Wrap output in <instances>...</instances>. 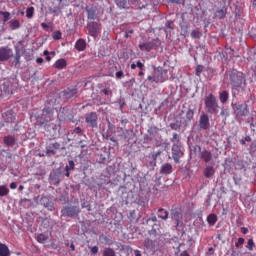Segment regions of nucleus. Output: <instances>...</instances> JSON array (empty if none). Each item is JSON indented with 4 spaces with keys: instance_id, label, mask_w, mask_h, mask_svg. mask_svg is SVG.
Masks as SVG:
<instances>
[{
    "instance_id": "1",
    "label": "nucleus",
    "mask_w": 256,
    "mask_h": 256,
    "mask_svg": "<svg viewBox=\"0 0 256 256\" xmlns=\"http://www.w3.org/2000/svg\"><path fill=\"white\" fill-rule=\"evenodd\" d=\"M229 81L232 87V95H238L239 93L245 91L247 87V80L245 79V73L240 71H232L229 74Z\"/></svg>"
},
{
    "instance_id": "2",
    "label": "nucleus",
    "mask_w": 256,
    "mask_h": 256,
    "mask_svg": "<svg viewBox=\"0 0 256 256\" xmlns=\"http://www.w3.org/2000/svg\"><path fill=\"white\" fill-rule=\"evenodd\" d=\"M172 145V159L176 163H180L181 155H183V146H181V138L179 137V134L173 133V136L171 138Z\"/></svg>"
},
{
    "instance_id": "3",
    "label": "nucleus",
    "mask_w": 256,
    "mask_h": 256,
    "mask_svg": "<svg viewBox=\"0 0 256 256\" xmlns=\"http://www.w3.org/2000/svg\"><path fill=\"white\" fill-rule=\"evenodd\" d=\"M205 109L207 113L210 115H216L219 113V102L217 101V97L213 94H209L204 98Z\"/></svg>"
},
{
    "instance_id": "4",
    "label": "nucleus",
    "mask_w": 256,
    "mask_h": 256,
    "mask_svg": "<svg viewBox=\"0 0 256 256\" xmlns=\"http://www.w3.org/2000/svg\"><path fill=\"white\" fill-rule=\"evenodd\" d=\"M50 121H53V109L44 108L41 117L37 118V123L38 125H47Z\"/></svg>"
},
{
    "instance_id": "5",
    "label": "nucleus",
    "mask_w": 256,
    "mask_h": 256,
    "mask_svg": "<svg viewBox=\"0 0 256 256\" xmlns=\"http://www.w3.org/2000/svg\"><path fill=\"white\" fill-rule=\"evenodd\" d=\"M13 57V49L9 48V46L0 47V62L5 63V61H9Z\"/></svg>"
},
{
    "instance_id": "6",
    "label": "nucleus",
    "mask_w": 256,
    "mask_h": 256,
    "mask_svg": "<svg viewBox=\"0 0 256 256\" xmlns=\"http://www.w3.org/2000/svg\"><path fill=\"white\" fill-rule=\"evenodd\" d=\"M233 109L237 117H245V115L249 114V106L247 105V103L234 104Z\"/></svg>"
},
{
    "instance_id": "7",
    "label": "nucleus",
    "mask_w": 256,
    "mask_h": 256,
    "mask_svg": "<svg viewBox=\"0 0 256 256\" xmlns=\"http://www.w3.org/2000/svg\"><path fill=\"white\" fill-rule=\"evenodd\" d=\"M99 116L97 112H90L85 116V122L87 123L88 127H92L93 129H97V121Z\"/></svg>"
},
{
    "instance_id": "8",
    "label": "nucleus",
    "mask_w": 256,
    "mask_h": 256,
    "mask_svg": "<svg viewBox=\"0 0 256 256\" xmlns=\"http://www.w3.org/2000/svg\"><path fill=\"white\" fill-rule=\"evenodd\" d=\"M62 215L66 217H75V215H79V207L77 206H68L62 210Z\"/></svg>"
},
{
    "instance_id": "9",
    "label": "nucleus",
    "mask_w": 256,
    "mask_h": 256,
    "mask_svg": "<svg viewBox=\"0 0 256 256\" xmlns=\"http://www.w3.org/2000/svg\"><path fill=\"white\" fill-rule=\"evenodd\" d=\"M199 127L203 129V131H207L209 127H211V122L209 121V115L202 114L199 119Z\"/></svg>"
},
{
    "instance_id": "10",
    "label": "nucleus",
    "mask_w": 256,
    "mask_h": 256,
    "mask_svg": "<svg viewBox=\"0 0 256 256\" xmlns=\"http://www.w3.org/2000/svg\"><path fill=\"white\" fill-rule=\"evenodd\" d=\"M87 29H88V33H89V35H91V37H97V33H99V23L89 22L87 24Z\"/></svg>"
},
{
    "instance_id": "11",
    "label": "nucleus",
    "mask_w": 256,
    "mask_h": 256,
    "mask_svg": "<svg viewBox=\"0 0 256 256\" xmlns=\"http://www.w3.org/2000/svg\"><path fill=\"white\" fill-rule=\"evenodd\" d=\"M140 51H153V49H157V44L153 41L145 42L139 45Z\"/></svg>"
},
{
    "instance_id": "12",
    "label": "nucleus",
    "mask_w": 256,
    "mask_h": 256,
    "mask_svg": "<svg viewBox=\"0 0 256 256\" xmlns=\"http://www.w3.org/2000/svg\"><path fill=\"white\" fill-rule=\"evenodd\" d=\"M200 158L204 163H211V161H213V153L209 150H202L200 152Z\"/></svg>"
},
{
    "instance_id": "13",
    "label": "nucleus",
    "mask_w": 256,
    "mask_h": 256,
    "mask_svg": "<svg viewBox=\"0 0 256 256\" xmlns=\"http://www.w3.org/2000/svg\"><path fill=\"white\" fill-rule=\"evenodd\" d=\"M59 147H61V144H59L58 142L48 145L46 147V154L47 155H55V153H57V149H59Z\"/></svg>"
},
{
    "instance_id": "14",
    "label": "nucleus",
    "mask_w": 256,
    "mask_h": 256,
    "mask_svg": "<svg viewBox=\"0 0 256 256\" xmlns=\"http://www.w3.org/2000/svg\"><path fill=\"white\" fill-rule=\"evenodd\" d=\"M2 117L6 123H13V121H15V112H13V110H8L2 114Z\"/></svg>"
},
{
    "instance_id": "15",
    "label": "nucleus",
    "mask_w": 256,
    "mask_h": 256,
    "mask_svg": "<svg viewBox=\"0 0 256 256\" xmlns=\"http://www.w3.org/2000/svg\"><path fill=\"white\" fill-rule=\"evenodd\" d=\"M160 173H162V175H171L173 173V165H171V163L163 164Z\"/></svg>"
},
{
    "instance_id": "16",
    "label": "nucleus",
    "mask_w": 256,
    "mask_h": 256,
    "mask_svg": "<svg viewBox=\"0 0 256 256\" xmlns=\"http://www.w3.org/2000/svg\"><path fill=\"white\" fill-rule=\"evenodd\" d=\"M75 49L77 51H85V49H87V42L85 41V39H78L75 43Z\"/></svg>"
},
{
    "instance_id": "17",
    "label": "nucleus",
    "mask_w": 256,
    "mask_h": 256,
    "mask_svg": "<svg viewBox=\"0 0 256 256\" xmlns=\"http://www.w3.org/2000/svg\"><path fill=\"white\" fill-rule=\"evenodd\" d=\"M77 93H78V91H77L76 87L68 88L67 90L64 91V97L66 99H71L73 97H76Z\"/></svg>"
},
{
    "instance_id": "18",
    "label": "nucleus",
    "mask_w": 256,
    "mask_h": 256,
    "mask_svg": "<svg viewBox=\"0 0 256 256\" xmlns=\"http://www.w3.org/2000/svg\"><path fill=\"white\" fill-rule=\"evenodd\" d=\"M203 175L206 179H211V177L215 175V168L213 166H206L203 171Z\"/></svg>"
},
{
    "instance_id": "19",
    "label": "nucleus",
    "mask_w": 256,
    "mask_h": 256,
    "mask_svg": "<svg viewBox=\"0 0 256 256\" xmlns=\"http://www.w3.org/2000/svg\"><path fill=\"white\" fill-rule=\"evenodd\" d=\"M11 251L6 244L0 243V256H10Z\"/></svg>"
},
{
    "instance_id": "20",
    "label": "nucleus",
    "mask_w": 256,
    "mask_h": 256,
    "mask_svg": "<svg viewBox=\"0 0 256 256\" xmlns=\"http://www.w3.org/2000/svg\"><path fill=\"white\" fill-rule=\"evenodd\" d=\"M86 13H87L88 19L93 20V21H95V19H97V11H95V9L86 8Z\"/></svg>"
},
{
    "instance_id": "21",
    "label": "nucleus",
    "mask_w": 256,
    "mask_h": 256,
    "mask_svg": "<svg viewBox=\"0 0 256 256\" xmlns=\"http://www.w3.org/2000/svg\"><path fill=\"white\" fill-rule=\"evenodd\" d=\"M158 217H159V219H162L163 221H167V219H169V212H167L163 208H159L158 209Z\"/></svg>"
},
{
    "instance_id": "22",
    "label": "nucleus",
    "mask_w": 256,
    "mask_h": 256,
    "mask_svg": "<svg viewBox=\"0 0 256 256\" xmlns=\"http://www.w3.org/2000/svg\"><path fill=\"white\" fill-rule=\"evenodd\" d=\"M55 69H65L67 67V61L65 59H59L54 63Z\"/></svg>"
},
{
    "instance_id": "23",
    "label": "nucleus",
    "mask_w": 256,
    "mask_h": 256,
    "mask_svg": "<svg viewBox=\"0 0 256 256\" xmlns=\"http://www.w3.org/2000/svg\"><path fill=\"white\" fill-rule=\"evenodd\" d=\"M4 143L8 147H13V145H15V137H13L11 135L5 136L4 137Z\"/></svg>"
},
{
    "instance_id": "24",
    "label": "nucleus",
    "mask_w": 256,
    "mask_h": 256,
    "mask_svg": "<svg viewBox=\"0 0 256 256\" xmlns=\"http://www.w3.org/2000/svg\"><path fill=\"white\" fill-rule=\"evenodd\" d=\"M154 83H165V77H163V72H155Z\"/></svg>"
},
{
    "instance_id": "25",
    "label": "nucleus",
    "mask_w": 256,
    "mask_h": 256,
    "mask_svg": "<svg viewBox=\"0 0 256 256\" xmlns=\"http://www.w3.org/2000/svg\"><path fill=\"white\" fill-rule=\"evenodd\" d=\"M36 239L38 243H47V241L49 240V235L40 233L37 235Z\"/></svg>"
},
{
    "instance_id": "26",
    "label": "nucleus",
    "mask_w": 256,
    "mask_h": 256,
    "mask_svg": "<svg viewBox=\"0 0 256 256\" xmlns=\"http://www.w3.org/2000/svg\"><path fill=\"white\" fill-rule=\"evenodd\" d=\"M220 102L227 103L229 101V92L226 90L222 91L219 95Z\"/></svg>"
},
{
    "instance_id": "27",
    "label": "nucleus",
    "mask_w": 256,
    "mask_h": 256,
    "mask_svg": "<svg viewBox=\"0 0 256 256\" xmlns=\"http://www.w3.org/2000/svg\"><path fill=\"white\" fill-rule=\"evenodd\" d=\"M130 67L132 70H135L138 67L140 71H143L145 69V64H143L141 61H137L136 64L132 63Z\"/></svg>"
},
{
    "instance_id": "28",
    "label": "nucleus",
    "mask_w": 256,
    "mask_h": 256,
    "mask_svg": "<svg viewBox=\"0 0 256 256\" xmlns=\"http://www.w3.org/2000/svg\"><path fill=\"white\" fill-rule=\"evenodd\" d=\"M19 27H21V23L19 22V20H11L10 21V29L12 31L19 29Z\"/></svg>"
},
{
    "instance_id": "29",
    "label": "nucleus",
    "mask_w": 256,
    "mask_h": 256,
    "mask_svg": "<svg viewBox=\"0 0 256 256\" xmlns=\"http://www.w3.org/2000/svg\"><path fill=\"white\" fill-rule=\"evenodd\" d=\"M207 222L209 225H215V223H217V215L215 214L208 215Z\"/></svg>"
},
{
    "instance_id": "30",
    "label": "nucleus",
    "mask_w": 256,
    "mask_h": 256,
    "mask_svg": "<svg viewBox=\"0 0 256 256\" xmlns=\"http://www.w3.org/2000/svg\"><path fill=\"white\" fill-rule=\"evenodd\" d=\"M103 256H117L113 248H105L103 251Z\"/></svg>"
},
{
    "instance_id": "31",
    "label": "nucleus",
    "mask_w": 256,
    "mask_h": 256,
    "mask_svg": "<svg viewBox=\"0 0 256 256\" xmlns=\"http://www.w3.org/2000/svg\"><path fill=\"white\" fill-rule=\"evenodd\" d=\"M34 14H35V8L33 6L27 8V10H26L27 19H32Z\"/></svg>"
},
{
    "instance_id": "32",
    "label": "nucleus",
    "mask_w": 256,
    "mask_h": 256,
    "mask_svg": "<svg viewBox=\"0 0 256 256\" xmlns=\"http://www.w3.org/2000/svg\"><path fill=\"white\" fill-rule=\"evenodd\" d=\"M225 15H227V12L224 9H220L216 11L215 17L217 19H224Z\"/></svg>"
},
{
    "instance_id": "33",
    "label": "nucleus",
    "mask_w": 256,
    "mask_h": 256,
    "mask_svg": "<svg viewBox=\"0 0 256 256\" xmlns=\"http://www.w3.org/2000/svg\"><path fill=\"white\" fill-rule=\"evenodd\" d=\"M171 217L173 219V221L176 222L177 225H179V219H180V214H179V211L177 210H174L171 214Z\"/></svg>"
},
{
    "instance_id": "34",
    "label": "nucleus",
    "mask_w": 256,
    "mask_h": 256,
    "mask_svg": "<svg viewBox=\"0 0 256 256\" xmlns=\"http://www.w3.org/2000/svg\"><path fill=\"white\" fill-rule=\"evenodd\" d=\"M9 195V188L7 186H0V197H5Z\"/></svg>"
},
{
    "instance_id": "35",
    "label": "nucleus",
    "mask_w": 256,
    "mask_h": 256,
    "mask_svg": "<svg viewBox=\"0 0 256 256\" xmlns=\"http://www.w3.org/2000/svg\"><path fill=\"white\" fill-rule=\"evenodd\" d=\"M115 3L120 9L127 7V0H115Z\"/></svg>"
},
{
    "instance_id": "36",
    "label": "nucleus",
    "mask_w": 256,
    "mask_h": 256,
    "mask_svg": "<svg viewBox=\"0 0 256 256\" xmlns=\"http://www.w3.org/2000/svg\"><path fill=\"white\" fill-rule=\"evenodd\" d=\"M14 65H21V53L16 52L14 56Z\"/></svg>"
},
{
    "instance_id": "37",
    "label": "nucleus",
    "mask_w": 256,
    "mask_h": 256,
    "mask_svg": "<svg viewBox=\"0 0 256 256\" xmlns=\"http://www.w3.org/2000/svg\"><path fill=\"white\" fill-rule=\"evenodd\" d=\"M0 15L3 16L4 23H7V21H9V18L11 17V13L4 11H0Z\"/></svg>"
},
{
    "instance_id": "38",
    "label": "nucleus",
    "mask_w": 256,
    "mask_h": 256,
    "mask_svg": "<svg viewBox=\"0 0 256 256\" xmlns=\"http://www.w3.org/2000/svg\"><path fill=\"white\" fill-rule=\"evenodd\" d=\"M193 117H195V112L193 111V109H188V111L186 112V119H188V121H191Z\"/></svg>"
},
{
    "instance_id": "39",
    "label": "nucleus",
    "mask_w": 256,
    "mask_h": 256,
    "mask_svg": "<svg viewBox=\"0 0 256 256\" xmlns=\"http://www.w3.org/2000/svg\"><path fill=\"white\" fill-rule=\"evenodd\" d=\"M73 169H75V162L70 160L68 165L65 167V171H73Z\"/></svg>"
},
{
    "instance_id": "40",
    "label": "nucleus",
    "mask_w": 256,
    "mask_h": 256,
    "mask_svg": "<svg viewBox=\"0 0 256 256\" xmlns=\"http://www.w3.org/2000/svg\"><path fill=\"white\" fill-rule=\"evenodd\" d=\"M192 39H200L201 38V32L199 30H193L191 32Z\"/></svg>"
},
{
    "instance_id": "41",
    "label": "nucleus",
    "mask_w": 256,
    "mask_h": 256,
    "mask_svg": "<svg viewBox=\"0 0 256 256\" xmlns=\"http://www.w3.org/2000/svg\"><path fill=\"white\" fill-rule=\"evenodd\" d=\"M253 247H255V242H253V239H249L246 245V249L253 251Z\"/></svg>"
},
{
    "instance_id": "42",
    "label": "nucleus",
    "mask_w": 256,
    "mask_h": 256,
    "mask_svg": "<svg viewBox=\"0 0 256 256\" xmlns=\"http://www.w3.org/2000/svg\"><path fill=\"white\" fill-rule=\"evenodd\" d=\"M145 247H147V249H155V245L153 244V240H146L145 241Z\"/></svg>"
},
{
    "instance_id": "43",
    "label": "nucleus",
    "mask_w": 256,
    "mask_h": 256,
    "mask_svg": "<svg viewBox=\"0 0 256 256\" xmlns=\"http://www.w3.org/2000/svg\"><path fill=\"white\" fill-rule=\"evenodd\" d=\"M52 37H53L54 41H59V39H61V37H62L61 31H55L52 34Z\"/></svg>"
},
{
    "instance_id": "44",
    "label": "nucleus",
    "mask_w": 256,
    "mask_h": 256,
    "mask_svg": "<svg viewBox=\"0 0 256 256\" xmlns=\"http://www.w3.org/2000/svg\"><path fill=\"white\" fill-rule=\"evenodd\" d=\"M203 69H205V67L203 65H198L196 67V75L199 77V75H201L203 73Z\"/></svg>"
},
{
    "instance_id": "45",
    "label": "nucleus",
    "mask_w": 256,
    "mask_h": 256,
    "mask_svg": "<svg viewBox=\"0 0 256 256\" xmlns=\"http://www.w3.org/2000/svg\"><path fill=\"white\" fill-rule=\"evenodd\" d=\"M243 243H245V239L239 238L238 241L235 243V247H241V245H243Z\"/></svg>"
},
{
    "instance_id": "46",
    "label": "nucleus",
    "mask_w": 256,
    "mask_h": 256,
    "mask_svg": "<svg viewBox=\"0 0 256 256\" xmlns=\"http://www.w3.org/2000/svg\"><path fill=\"white\" fill-rule=\"evenodd\" d=\"M149 221H152V223H157V216H155V214H153V215L147 220V223H149Z\"/></svg>"
},
{
    "instance_id": "47",
    "label": "nucleus",
    "mask_w": 256,
    "mask_h": 256,
    "mask_svg": "<svg viewBox=\"0 0 256 256\" xmlns=\"http://www.w3.org/2000/svg\"><path fill=\"white\" fill-rule=\"evenodd\" d=\"M193 151H194V153H197V152H199V153H201V146H199V145H195V146H193Z\"/></svg>"
},
{
    "instance_id": "48",
    "label": "nucleus",
    "mask_w": 256,
    "mask_h": 256,
    "mask_svg": "<svg viewBox=\"0 0 256 256\" xmlns=\"http://www.w3.org/2000/svg\"><path fill=\"white\" fill-rule=\"evenodd\" d=\"M91 253H93L94 255H96V253H99V247L93 246V247L91 248Z\"/></svg>"
},
{
    "instance_id": "49",
    "label": "nucleus",
    "mask_w": 256,
    "mask_h": 256,
    "mask_svg": "<svg viewBox=\"0 0 256 256\" xmlns=\"http://www.w3.org/2000/svg\"><path fill=\"white\" fill-rule=\"evenodd\" d=\"M123 76H124L123 71L116 72V79H122Z\"/></svg>"
},
{
    "instance_id": "50",
    "label": "nucleus",
    "mask_w": 256,
    "mask_h": 256,
    "mask_svg": "<svg viewBox=\"0 0 256 256\" xmlns=\"http://www.w3.org/2000/svg\"><path fill=\"white\" fill-rule=\"evenodd\" d=\"M171 3H176L177 5H181V3H185V0H170Z\"/></svg>"
},
{
    "instance_id": "51",
    "label": "nucleus",
    "mask_w": 256,
    "mask_h": 256,
    "mask_svg": "<svg viewBox=\"0 0 256 256\" xmlns=\"http://www.w3.org/2000/svg\"><path fill=\"white\" fill-rule=\"evenodd\" d=\"M82 129L80 128V127H76L75 129H74V133H76V134H78L79 135V133H82Z\"/></svg>"
},
{
    "instance_id": "52",
    "label": "nucleus",
    "mask_w": 256,
    "mask_h": 256,
    "mask_svg": "<svg viewBox=\"0 0 256 256\" xmlns=\"http://www.w3.org/2000/svg\"><path fill=\"white\" fill-rule=\"evenodd\" d=\"M241 232L244 234V235H247V233H249V229L245 228V227H242L241 228Z\"/></svg>"
},
{
    "instance_id": "53",
    "label": "nucleus",
    "mask_w": 256,
    "mask_h": 256,
    "mask_svg": "<svg viewBox=\"0 0 256 256\" xmlns=\"http://www.w3.org/2000/svg\"><path fill=\"white\" fill-rule=\"evenodd\" d=\"M233 179H234L235 185H239V183H241V178L234 177Z\"/></svg>"
},
{
    "instance_id": "54",
    "label": "nucleus",
    "mask_w": 256,
    "mask_h": 256,
    "mask_svg": "<svg viewBox=\"0 0 256 256\" xmlns=\"http://www.w3.org/2000/svg\"><path fill=\"white\" fill-rule=\"evenodd\" d=\"M179 256H191V255H189V252H187V250H184V251H182V252L180 253Z\"/></svg>"
},
{
    "instance_id": "55",
    "label": "nucleus",
    "mask_w": 256,
    "mask_h": 256,
    "mask_svg": "<svg viewBox=\"0 0 256 256\" xmlns=\"http://www.w3.org/2000/svg\"><path fill=\"white\" fill-rule=\"evenodd\" d=\"M10 189H17V182H12L10 184Z\"/></svg>"
},
{
    "instance_id": "56",
    "label": "nucleus",
    "mask_w": 256,
    "mask_h": 256,
    "mask_svg": "<svg viewBox=\"0 0 256 256\" xmlns=\"http://www.w3.org/2000/svg\"><path fill=\"white\" fill-rule=\"evenodd\" d=\"M220 115H221L222 117H225V115H226V117H227V116H229V113H227L226 110H222V111L220 112Z\"/></svg>"
},
{
    "instance_id": "57",
    "label": "nucleus",
    "mask_w": 256,
    "mask_h": 256,
    "mask_svg": "<svg viewBox=\"0 0 256 256\" xmlns=\"http://www.w3.org/2000/svg\"><path fill=\"white\" fill-rule=\"evenodd\" d=\"M41 27H42V29H49V24L43 22V23H41Z\"/></svg>"
},
{
    "instance_id": "58",
    "label": "nucleus",
    "mask_w": 256,
    "mask_h": 256,
    "mask_svg": "<svg viewBox=\"0 0 256 256\" xmlns=\"http://www.w3.org/2000/svg\"><path fill=\"white\" fill-rule=\"evenodd\" d=\"M148 81H151L152 83H155V75L154 76H148Z\"/></svg>"
},
{
    "instance_id": "59",
    "label": "nucleus",
    "mask_w": 256,
    "mask_h": 256,
    "mask_svg": "<svg viewBox=\"0 0 256 256\" xmlns=\"http://www.w3.org/2000/svg\"><path fill=\"white\" fill-rule=\"evenodd\" d=\"M173 25V22H171V21H167L166 22V27L168 28V29H171V26Z\"/></svg>"
},
{
    "instance_id": "60",
    "label": "nucleus",
    "mask_w": 256,
    "mask_h": 256,
    "mask_svg": "<svg viewBox=\"0 0 256 256\" xmlns=\"http://www.w3.org/2000/svg\"><path fill=\"white\" fill-rule=\"evenodd\" d=\"M170 127H171V129L177 131V124L172 123V124H170Z\"/></svg>"
},
{
    "instance_id": "61",
    "label": "nucleus",
    "mask_w": 256,
    "mask_h": 256,
    "mask_svg": "<svg viewBox=\"0 0 256 256\" xmlns=\"http://www.w3.org/2000/svg\"><path fill=\"white\" fill-rule=\"evenodd\" d=\"M43 58H37L36 59V63H38L39 65H41L43 63Z\"/></svg>"
},
{
    "instance_id": "62",
    "label": "nucleus",
    "mask_w": 256,
    "mask_h": 256,
    "mask_svg": "<svg viewBox=\"0 0 256 256\" xmlns=\"http://www.w3.org/2000/svg\"><path fill=\"white\" fill-rule=\"evenodd\" d=\"M134 255H135V256H141V251H139V250H134Z\"/></svg>"
},
{
    "instance_id": "63",
    "label": "nucleus",
    "mask_w": 256,
    "mask_h": 256,
    "mask_svg": "<svg viewBox=\"0 0 256 256\" xmlns=\"http://www.w3.org/2000/svg\"><path fill=\"white\" fill-rule=\"evenodd\" d=\"M133 217H135V210H132L130 212V219H133Z\"/></svg>"
},
{
    "instance_id": "64",
    "label": "nucleus",
    "mask_w": 256,
    "mask_h": 256,
    "mask_svg": "<svg viewBox=\"0 0 256 256\" xmlns=\"http://www.w3.org/2000/svg\"><path fill=\"white\" fill-rule=\"evenodd\" d=\"M102 93H104V95H109V93H111V92L107 89H104V90H102Z\"/></svg>"
}]
</instances>
